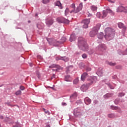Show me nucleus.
I'll return each mask as SVG.
<instances>
[{"mask_svg":"<svg viewBox=\"0 0 127 127\" xmlns=\"http://www.w3.org/2000/svg\"><path fill=\"white\" fill-rule=\"evenodd\" d=\"M78 46L80 49L83 51H88V48H89L86 40L82 37L78 38Z\"/></svg>","mask_w":127,"mask_h":127,"instance_id":"f257e3e1","label":"nucleus"},{"mask_svg":"<svg viewBox=\"0 0 127 127\" xmlns=\"http://www.w3.org/2000/svg\"><path fill=\"white\" fill-rule=\"evenodd\" d=\"M88 81L89 82L86 84H83L81 86L80 89L82 92H86V90H88V88H89V86H91L92 84H94L97 82V77L92 76L90 77Z\"/></svg>","mask_w":127,"mask_h":127,"instance_id":"f03ea898","label":"nucleus"},{"mask_svg":"<svg viewBox=\"0 0 127 127\" xmlns=\"http://www.w3.org/2000/svg\"><path fill=\"white\" fill-rule=\"evenodd\" d=\"M105 39H111V37H113L115 35V30L111 28H106L105 30Z\"/></svg>","mask_w":127,"mask_h":127,"instance_id":"7ed1b4c3","label":"nucleus"},{"mask_svg":"<svg viewBox=\"0 0 127 127\" xmlns=\"http://www.w3.org/2000/svg\"><path fill=\"white\" fill-rule=\"evenodd\" d=\"M100 27L101 24H97V26L94 27L92 30L90 32V36H91V37H94V36H95V35H97V34H98V31L99 29H100Z\"/></svg>","mask_w":127,"mask_h":127,"instance_id":"20e7f679","label":"nucleus"},{"mask_svg":"<svg viewBox=\"0 0 127 127\" xmlns=\"http://www.w3.org/2000/svg\"><path fill=\"white\" fill-rule=\"evenodd\" d=\"M108 12L114 14V12H113L112 10L110 9H106V10H103L102 12V15L101 16L102 18H105V17L108 15Z\"/></svg>","mask_w":127,"mask_h":127,"instance_id":"39448f33","label":"nucleus"},{"mask_svg":"<svg viewBox=\"0 0 127 127\" xmlns=\"http://www.w3.org/2000/svg\"><path fill=\"white\" fill-rule=\"evenodd\" d=\"M57 21L59 23H66L68 24L69 23V20L67 19H65L64 18H58L57 19Z\"/></svg>","mask_w":127,"mask_h":127,"instance_id":"423d86ee","label":"nucleus"},{"mask_svg":"<svg viewBox=\"0 0 127 127\" xmlns=\"http://www.w3.org/2000/svg\"><path fill=\"white\" fill-rule=\"evenodd\" d=\"M83 23V28H88L89 23H90V19H85L82 21Z\"/></svg>","mask_w":127,"mask_h":127,"instance_id":"0eeeda50","label":"nucleus"},{"mask_svg":"<svg viewBox=\"0 0 127 127\" xmlns=\"http://www.w3.org/2000/svg\"><path fill=\"white\" fill-rule=\"evenodd\" d=\"M96 49L97 50H98V51H104V50L107 49V47L105 44H102L98 46Z\"/></svg>","mask_w":127,"mask_h":127,"instance_id":"6e6552de","label":"nucleus"},{"mask_svg":"<svg viewBox=\"0 0 127 127\" xmlns=\"http://www.w3.org/2000/svg\"><path fill=\"white\" fill-rule=\"evenodd\" d=\"M60 43L59 41H57L56 40H51L50 42H49V44L51 45H53L54 46H58Z\"/></svg>","mask_w":127,"mask_h":127,"instance_id":"1a4fd4ad","label":"nucleus"},{"mask_svg":"<svg viewBox=\"0 0 127 127\" xmlns=\"http://www.w3.org/2000/svg\"><path fill=\"white\" fill-rule=\"evenodd\" d=\"M54 22V20L53 19H47L46 21V23L48 26H51Z\"/></svg>","mask_w":127,"mask_h":127,"instance_id":"9d476101","label":"nucleus"},{"mask_svg":"<svg viewBox=\"0 0 127 127\" xmlns=\"http://www.w3.org/2000/svg\"><path fill=\"white\" fill-rule=\"evenodd\" d=\"M124 9H125V7L123 6H119L117 8V12H124Z\"/></svg>","mask_w":127,"mask_h":127,"instance_id":"9b49d317","label":"nucleus"},{"mask_svg":"<svg viewBox=\"0 0 127 127\" xmlns=\"http://www.w3.org/2000/svg\"><path fill=\"white\" fill-rule=\"evenodd\" d=\"M96 74L98 76H102V75H103V68L100 67L99 68H98L96 72Z\"/></svg>","mask_w":127,"mask_h":127,"instance_id":"f8f14e48","label":"nucleus"},{"mask_svg":"<svg viewBox=\"0 0 127 127\" xmlns=\"http://www.w3.org/2000/svg\"><path fill=\"white\" fill-rule=\"evenodd\" d=\"M79 11H80L79 8H74L70 11V13H77V12H79Z\"/></svg>","mask_w":127,"mask_h":127,"instance_id":"ddd939ff","label":"nucleus"},{"mask_svg":"<svg viewBox=\"0 0 127 127\" xmlns=\"http://www.w3.org/2000/svg\"><path fill=\"white\" fill-rule=\"evenodd\" d=\"M80 114V110L78 108H76L74 110L73 115L75 116H78Z\"/></svg>","mask_w":127,"mask_h":127,"instance_id":"4468645a","label":"nucleus"},{"mask_svg":"<svg viewBox=\"0 0 127 127\" xmlns=\"http://www.w3.org/2000/svg\"><path fill=\"white\" fill-rule=\"evenodd\" d=\"M75 40H76V36H75V34H72L70 36L69 41L70 42H72V41H74Z\"/></svg>","mask_w":127,"mask_h":127,"instance_id":"2eb2a0df","label":"nucleus"},{"mask_svg":"<svg viewBox=\"0 0 127 127\" xmlns=\"http://www.w3.org/2000/svg\"><path fill=\"white\" fill-rule=\"evenodd\" d=\"M84 102L85 104H87V105H89V104L91 103L92 101L88 97H86L84 99Z\"/></svg>","mask_w":127,"mask_h":127,"instance_id":"dca6fc26","label":"nucleus"},{"mask_svg":"<svg viewBox=\"0 0 127 127\" xmlns=\"http://www.w3.org/2000/svg\"><path fill=\"white\" fill-rule=\"evenodd\" d=\"M88 76V73L87 72H84L83 73V74L81 75V80L82 81H85V79H86V77Z\"/></svg>","mask_w":127,"mask_h":127,"instance_id":"f3484780","label":"nucleus"},{"mask_svg":"<svg viewBox=\"0 0 127 127\" xmlns=\"http://www.w3.org/2000/svg\"><path fill=\"white\" fill-rule=\"evenodd\" d=\"M65 81L66 82H71L72 81V78H71L70 75H67L65 77Z\"/></svg>","mask_w":127,"mask_h":127,"instance_id":"a211bd4d","label":"nucleus"},{"mask_svg":"<svg viewBox=\"0 0 127 127\" xmlns=\"http://www.w3.org/2000/svg\"><path fill=\"white\" fill-rule=\"evenodd\" d=\"M118 26L120 28H123V29H127V27L125 26V25H124V24L121 22L118 23Z\"/></svg>","mask_w":127,"mask_h":127,"instance_id":"6ab92c4d","label":"nucleus"},{"mask_svg":"<svg viewBox=\"0 0 127 127\" xmlns=\"http://www.w3.org/2000/svg\"><path fill=\"white\" fill-rule=\"evenodd\" d=\"M55 5L59 6L60 8H61V9H62V4H61V2H60V1H57V2H56Z\"/></svg>","mask_w":127,"mask_h":127,"instance_id":"aec40b11","label":"nucleus"},{"mask_svg":"<svg viewBox=\"0 0 127 127\" xmlns=\"http://www.w3.org/2000/svg\"><path fill=\"white\" fill-rule=\"evenodd\" d=\"M98 38L99 39H103L104 38V33H100L98 35Z\"/></svg>","mask_w":127,"mask_h":127,"instance_id":"412c9836","label":"nucleus"},{"mask_svg":"<svg viewBox=\"0 0 127 127\" xmlns=\"http://www.w3.org/2000/svg\"><path fill=\"white\" fill-rule=\"evenodd\" d=\"M62 60H63V61H64V62H68V61H69V58L66 57H63Z\"/></svg>","mask_w":127,"mask_h":127,"instance_id":"4be33fe9","label":"nucleus"},{"mask_svg":"<svg viewBox=\"0 0 127 127\" xmlns=\"http://www.w3.org/2000/svg\"><path fill=\"white\" fill-rule=\"evenodd\" d=\"M77 93H74L71 96L70 98L71 99H76L77 98Z\"/></svg>","mask_w":127,"mask_h":127,"instance_id":"5701e85b","label":"nucleus"},{"mask_svg":"<svg viewBox=\"0 0 127 127\" xmlns=\"http://www.w3.org/2000/svg\"><path fill=\"white\" fill-rule=\"evenodd\" d=\"M77 8H78L79 11L82 10V8H83V3H80L77 7Z\"/></svg>","mask_w":127,"mask_h":127,"instance_id":"b1692460","label":"nucleus"},{"mask_svg":"<svg viewBox=\"0 0 127 127\" xmlns=\"http://www.w3.org/2000/svg\"><path fill=\"white\" fill-rule=\"evenodd\" d=\"M49 68H58V65H56V64H52L51 66H49Z\"/></svg>","mask_w":127,"mask_h":127,"instance_id":"393cba45","label":"nucleus"},{"mask_svg":"<svg viewBox=\"0 0 127 127\" xmlns=\"http://www.w3.org/2000/svg\"><path fill=\"white\" fill-rule=\"evenodd\" d=\"M108 65H110V66H116L117 64L116 63H112V62H109L108 63Z\"/></svg>","mask_w":127,"mask_h":127,"instance_id":"a878e982","label":"nucleus"},{"mask_svg":"<svg viewBox=\"0 0 127 127\" xmlns=\"http://www.w3.org/2000/svg\"><path fill=\"white\" fill-rule=\"evenodd\" d=\"M110 97H112V94L108 93L104 96L105 99H107L108 98H110Z\"/></svg>","mask_w":127,"mask_h":127,"instance_id":"bb28decb","label":"nucleus"},{"mask_svg":"<svg viewBox=\"0 0 127 127\" xmlns=\"http://www.w3.org/2000/svg\"><path fill=\"white\" fill-rule=\"evenodd\" d=\"M115 114H111L108 115V117L110 119H113L114 118H115Z\"/></svg>","mask_w":127,"mask_h":127,"instance_id":"cd10ccee","label":"nucleus"},{"mask_svg":"<svg viewBox=\"0 0 127 127\" xmlns=\"http://www.w3.org/2000/svg\"><path fill=\"white\" fill-rule=\"evenodd\" d=\"M79 82V79L78 78L75 79L73 80V84H78V82Z\"/></svg>","mask_w":127,"mask_h":127,"instance_id":"c85d7f7f","label":"nucleus"},{"mask_svg":"<svg viewBox=\"0 0 127 127\" xmlns=\"http://www.w3.org/2000/svg\"><path fill=\"white\" fill-rule=\"evenodd\" d=\"M15 95L16 96H18L21 94V91L20 90H18L15 92Z\"/></svg>","mask_w":127,"mask_h":127,"instance_id":"c756f323","label":"nucleus"},{"mask_svg":"<svg viewBox=\"0 0 127 127\" xmlns=\"http://www.w3.org/2000/svg\"><path fill=\"white\" fill-rule=\"evenodd\" d=\"M62 58L63 57L58 56L56 58V60H57V61H58L59 60H62Z\"/></svg>","mask_w":127,"mask_h":127,"instance_id":"7c9ffc66","label":"nucleus"},{"mask_svg":"<svg viewBox=\"0 0 127 127\" xmlns=\"http://www.w3.org/2000/svg\"><path fill=\"white\" fill-rule=\"evenodd\" d=\"M97 7H96L95 6H91V9L92 10H97Z\"/></svg>","mask_w":127,"mask_h":127,"instance_id":"2f4dec72","label":"nucleus"},{"mask_svg":"<svg viewBox=\"0 0 127 127\" xmlns=\"http://www.w3.org/2000/svg\"><path fill=\"white\" fill-rule=\"evenodd\" d=\"M68 13H69V8H66L65 10V15H67V14H68Z\"/></svg>","mask_w":127,"mask_h":127,"instance_id":"473e14b6","label":"nucleus"},{"mask_svg":"<svg viewBox=\"0 0 127 127\" xmlns=\"http://www.w3.org/2000/svg\"><path fill=\"white\" fill-rule=\"evenodd\" d=\"M44 112L45 113V114H47V115H49L50 113L48 110H46L45 109L43 108V109Z\"/></svg>","mask_w":127,"mask_h":127,"instance_id":"72a5a7b5","label":"nucleus"},{"mask_svg":"<svg viewBox=\"0 0 127 127\" xmlns=\"http://www.w3.org/2000/svg\"><path fill=\"white\" fill-rule=\"evenodd\" d=\"M49 2V0H43V3L46 4V3H48Z\"/></svg>","mask_w":127,"mask_h":127,"instance_id":"f704fd0d","label":"nucleus"},{"mask_svg":"<svg viewBox=\"0 0 127 127\" xmlns=\"http://www.w3.org/2000/svg\"><path fill=\"white\" fill-rule=\"evenodd\" d=\"M82 58H83V59H86V58H87V54H83L82 55Z\"/></svg>","mask_w":127,"mask_h":127,"instance_id":"c9c22d12","label":"nucleus"},{"mask_svg":"<svg viewBox=\"0 0 127 127\" xmlns=\"http://www.w3.org/2000/svg\"><path fill=\"white\" fill-rule=\"evenodd\" d=\"M70 7L72 8V9H74L76 7L75 6V4L72 3L71 5L70 6Z\"/></svg>","mask_w":127,"mask_h":127,"instance_id":"e433bc0d","label":"nucleus"},{"mask_svg":"<svg viewBox=\"0 0 127 127\" xmlns=\"http://www.w3.org/2000/svg\"><path fill=\"white\" fill-rule=\"evenodd\" d=\"M96 16L99 18L101 17V13L100 12H97Z\"/></svg>","mask_w":127,"mask_h":127,"instance_id":"4c0bfd02","label":"nucleus"},{"mask_svg":"<svg viewBox=\"0 0 127 127\" xmlns=\"http://www.w3.org/2000/svg\"><path fill=\"white\" fill-rule=\"evenodd\" d=\"M124 12H125L126 13H127V7H124Z\"/></svg>","mask_w":127,"mask_h":127,"instance_id":"58836bf2","label":"nucleus"},{"mask_svg":"<svg viewBox=\"0 0 127 127\" xmlns=\"http://www.w3.org/2000/svg\"><path fill=\"white\" fill-rule=\"evenodd\" d=\"M108 86L110 88V89H111L112 90L114 89V87L112 86V85H111L110 84H108Z\"/></svg>","mask_w":127,"mask_h":127,"instance_id":"ea45409f","label":"nucleus"},{"mask_svg":"<svg viewBox=\"0 0 127 127\" xmlns=\"http://www.w3.org/2000/svg\"><path fill=\"white\" fill-rule=\"evenodd\" d=\"M125 95V94L124 93H119V97H123L124 96V95Z\"/></svg>","mask_w":127,"mask_h":127,"instance_id":"a19ab883","label":"nucleus"},{"mask_svg":"<svg viewBox=\"0 0 127 127\" xmlns=\"http://www.w3.org/2000/svg\"><path fill=\"white\" fill-rule=\"evenodd\" d=\"M36 74L38 76V78L39 79V78H40V73L38 71H37Z\"/></svg>","mask_w":127,"mask_h":127,"instance_id":"79ce46f5","label":"nucleus"},{"mask_svg":"<svg viewBox=\"0 0 127 127\" xmlns=\"http://www.w3.org/2000/svg\"><path fill=\"white\" fill-rule=\"evenodd\" d=\"M14 127H21V126H20L19 124H17L15 126H14Z\"/></svg>","mask_w":127,"mask_h":127,"instance_id":"37998d69","label":"nucleus"},{"mask_svg":"<svg viewBox=\"0 0 127 127\" xmlns=\"http://www.w3.org/2000/svg\"><path fill=\"white\" fill-rule=\"evenodd\" d=\"M20 90H21V91H23V90H24V87L20 86Z\"/></svg>","mask_w":127,"mask_h":127,"instance_id":"c03bdc74","label":"nucleus"},{"mask_svg":"<svg viewBox=\"0 0 127 127\" xmlns=\"http://www.w3.org/2000/svg\"><path fill=\"white\" fill-rule=\"evenodd\" d=\"M62 106H67V104H66V103L63 102L62 103Z\"/></svg>","mask_w":127,"mask_h":127,"instance_id":"a18cd8bd","label":"nucleus"},{"mask_svg":"<svg viewBox=\"0 0 127 127\" xmlns=\"http://www.w3.org/2000/svg\"><path fill=\"white\" fill-rule=\"evenodd\" d=\"M115 110H120V108L118 107H115Z\"/></svg>","mask_w":127,"mask_h":127,"instance_id":"49530a36","label":"nucleus"},{"mask_svg":"<svg viewBox=\"0 0 127 127\" xmlns=\"http://www.w3.org/2000/svg\"><path fill=\"white\" fill-rule=\"evenodd\" d=\"M53 78H55V74H54L53 75V76L51 77V79L52 80V79H53Z\"/></svg>","mask_w":127,"mask_h":127,"instance_id":"de8ad7c7","label":"nucleus"},{"mask_svg":"<svg viewBox=\"0 0 127 127\" xmlns=\"http://www.w3.org/2000/svg\"><path fill=\"white\" fill-rule=\"evenodd\" d=\"M117 69H121V66H116Z\"/></svg>","mask_w":127,"mask_h":127,"instance_id":"09e8293b","label":"nucleus"},{"mask_svg":"<svg viewBox=\"0 0 127 127\" xmlns=\"http://www.w3.org/2000/svg\"><path fill=\"white\" fill-rule=\"evenodd\" d=\"M7 105L8 106H9V107H13V106L11 105L10 104H9V103H7Z\"/></svg>","mask_w":127,"mask_h":127,"instance_id":"8fccbe9b","label":"nucleus"},{"mask_svg":"<svg viewBox=\"0 0 127 127\" xmlns=\"http://www.w3.org/2000/svg\"><path fill=\"white\" fill-rule=\"evenodd\" d=\"M0 120H3V116H0Z\"/></svg>","mask_w":127,"mask_h":127,"instance_id":"3c124183","label":"nucleus"},{"mask_svg":"<svg viewBox=\"0 0 127 127\" xmlns=\"http://www.w3.org/2000/svg\"><path fill=\"white\" fill-rule=\"evenodd\" d=\"M108 1H109V2H114V1H112V0H107Z\"/></svg>","mask_w":127,"mask_h":127,"instance_id":"603ef678","label":"nucleus"},{"mask_svg":"<svg viewBox=\"0 0 127 127\" xmlns=\"http://www.w3.org/2000/svg\"><path fill=\"white\" fill-rule=\"evenodd\" d=\"M40 25H37V27L38 28H39V29H40Z\"/></svg>","mask_w":127,"mask_h":127,"instance_id":"864d4df0","label":"nucleus"},{"mask_svg":"<svg viewBox=\"0 0 127 127\" xmlns=\"http://www.w3.org/2000/svg\"><path fill=\"white\" fill-rule=\"evenodd\" d=\"M112 110H115V107H112Z\"/></svg>","mask_w":127,"mask_h":127,"instance_id":"5fc2aeb1","label":"nucleus"},{"mask_svg":"<svg viewBox=\"0 0 127 127\" xmlns=\"http://www.w3.org/2000/svg\"><path fill=\"white\" fill-rule=\"evenodd\" d=\"M53 71H57V69H53Z\"/></svg>","mask_w":127,"mask_h":127,"instance_id":"6e6d98bb","label":"nucleus"},{"mask_svg":"<svg viewBox=\"0 0 127 127\" xmlns=\"http://www.w3.org/2000/svg\"><path fill=\"white\" fill-rule=\"evenodd\" d=\"M37 15H38V14H36L35 16H37Z\"/></svg>","mask_w":127,"mask_h":127,"instance_id":"4d7b16f0","label":"nucleus"},{"mask_svg":"<svg viewBox=\"0 0 127 127\" xmlns=\"http://www.w3.org/2000/svg\"><path fill=\"white\" fill-rule=\"evenodd\" d=\"M28 23H30V21H28Z\"/></svg>","mask_w":127,"mask_h":127,"instance_id":"13d9d810","label":"nucleus"},{"mask_svg":"<svg viewBox=\"0 0 127 127\" xmlns=\"http://www.w3.org/2000/svg\"><path fill=\"white\" fill-rule=\"evenodd\" d=\"M89 71H91V68H89Z\"/></svg>","mask_w":127,"mask_h":127,"instance_id":"bf43d9fd","label":"nucleus"},{"mask_svg":"<svg viewBox=\"0 0 127 127\" xmlns=\"http://www.w3.org/2000/svg\"><path fill=\"white\" fill-rule=\"evenodd\" d=\"M117 102V100H115V103Z\"/></svg>","mask_w":127,"mask_h":127,"instance_id":"052dcab7","label":"nucleus"},{"mask_svg":"<svg viewBox=\"0 0 127 127\" xmlns=\"http://www.w3.org/2000/svg\"><path fill=\"white\" fill-rule=\"evenodd\" d=\"M86 0H84L85 1H86Z\"/></svg>","mask_w":127,"mask_h":127,"instance_id":"680f3d73","label":"nucleus"},{"mask_svg":"<svg viewBox=\"0 0 127 127\" xmlns=\"http://www.w3.org/2000/svg\"><path fill=\"white\" fill-rule=\"evenodd\" d=\"M1 127V126H0V127Z\"/></svg>","mask_w":127,"mask_h":127,"instance_id":"e2e57ef3","label":"nucleus"},{"mask_svg":"<svg viewBox=\"0 0 127 127\" xmlns=\"http://www.w3.org/2000/svg\"><path fill=\"white\" fill-rule=\"evenodd\" d=\"M48 127H50V126H48Z\"/></svg>","mask_w":127,"mask_h":127,"instance_id":"0e129e2a","label":"nucleus"}]
</instances>
